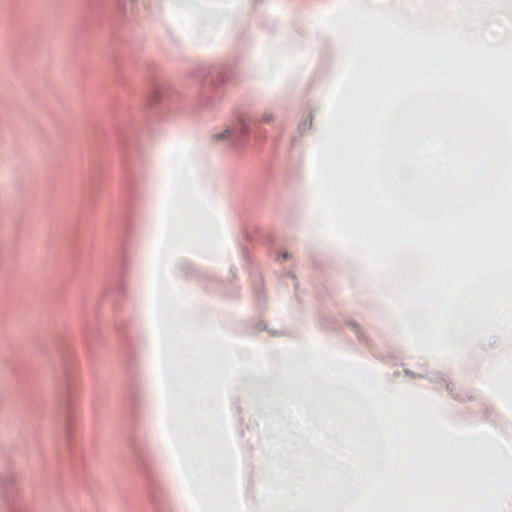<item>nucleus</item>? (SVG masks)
I'll return each mask as SVG.
<instances>
[{"label": "nucleus", "instance_id": "f257e3e1", "mask_svg": "<svg viewBox=\"0 0 512 512\" xmlns=\"http://www.w3.org/2000/svg\"><path fill=\"white\" fill-rule=\"evenodd\" d=\"M236 130L241 134H246L248 132V126L243 118L238 120Z\"/></svg>", "mask_w": 512, "mask_h": 512}, {"label": "nucleus", "instance_id": "7ed1b4c3", "mask_svg": "<svg viewBox=\"0 0 512 512\" xmlns=\"http://www.w3.org/2000/svg\"><path fill=\"white\" fill-rule=\"evenodd\" d=\"M233 132H234V130L229 129V128H226L222 133L215 135V139H216V140L226 139V138H227V137H229Z\"/></svg>", "mask_w": 512, "mask_h": 512}, {"label": "nucleus", "instance_id": "f03ea898", "mask_svg": "<svg viewBox=\"0 0 512 512\" xmlns=\"http://www.w3.org/2000/svg\"><path fill=\"white\" fill-rule=\"evenodd\" d=\"M275 119V115L273 112H265L261 117V122L263 123H271Z\"/></svg>", "mask_w": 512, "mask_h": 512}]
</instances>
